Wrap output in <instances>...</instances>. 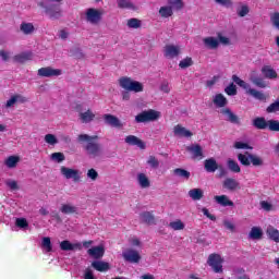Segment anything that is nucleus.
<instances>
[{"mask_svg": "<svg viewBox=\"0 0 279 279\" xmlns=\"http://www.w3.org/2000/svg\"><path fill=\"white\" fill-rule=\"evenodd\" d=\"M78 143H86L84 145V149L87 154V156H90L92 158H99L101 154H104V149L101 148V144H99V136L97 135H88V134H80L77 136Z\"/></svg>", "mask_w": 279, "mask_h": 279, "instance_id": "nucleus-1", "label": "nucleus"}, {"mask_svg": "<svg viewBox=\"0 0 279 279\" xmlns=\"http://www.w3.org/2000/svg\"><path fill=\"white\" fill-rule=\"evenodd\" d=\"M119 85L126 92L122 93L123 101H130V93H143V83L132 80V77L122 76L119 78Z\"/></svg>", "mask_w": 279, "mask_h": 279, "instance_id": "nucleus-2", "label": "nucleus"}, {"mask_svg": "<svg viewBox=\"0 0 279 279\" xmlns=\"http://www.w3.org/2000/svg\"><path fill=\"white\" fill-rule=\"evenodd\" d=\"M232 80L234 83L240 86V88H243V90H246V95H251V97H254V99H257L258 101H266L267 96L263 92H258L255 88H252L250 83L241 80L236 74L232 75Z\"/></svg>", "mask_w": 279, "mask_h": 279, "instance_id": "nucleus-3", "label": "nucleus"}, {"mask_svg": "<svg viewBox=\"0 0 279 279\" xmlns=\"http://www.w3.org/2000/svg\"><path fill=\"white\" fill-rule=\"evenodd\" d=\"M238 160L242 167H250L251 165L254 167H263V165H265L262 157L251 154L250 151L238 154Z\"/></svg>", "mask_w": 279, "mask_h": 279, "instance_id": "nucleus-4", "label": "nucleus"}, {"mask_svg": "<svg viewBox=\"0 0 279 279\" xmlns=\"http://www.w3.org/2000/svg\"><path fill=\"white\" fill-rule=\"evenodd\" d=\"M160 119V112L154 109L144 110L135 116L136 123H151Z\"/></svg>", "mask_w": 279, "mask_h": 279, "instance_id": "nucleus-5", "label": "nucleus"}, {"mask_svg": "<svg viewBox=\"0 0 279 279\" xmlns=\"http://www.w3.org/2000/svg\"><path fill=\"white\" fill-rule=\"evenodd\" d=\"M207 265L211 267L214 274H223V258L217 253H211L207 258Z\"/></svg>", "mask_w": 279, "mask_h": 279, "instance_id": "nucleus-6", "label": "nucleus"}, {"mask_svg": "<svg viewBox=\"0 0 279 279\" xmlns=\"http://www.w3.org/2000/svg\"><path fill=\"white\" fill-rule=\"evenodd\" d=\"M85 19L87 23H90V25H99L104 19V11L89 8L85 12Z\"/></svg>", "mask_w": 279, "mask_h": 279, "instance_id": "nucleus-7", "label": "nucleus"}, {"mask_svg": "<svg viewBox=\"0 0 279 279\" xmlns=\"http://www.w3.org/2000/svg\"><path fill=\"white\" fill-rule=\"evenodd\" d=\"M37 75L39 77H59V75H62V70L53 69L51 66L40 68Z\"/></svg>", "mask_w": 279, "mask_h": 279, "instance_id": "nucleus-8", "label": "nucleus"}, {"mask_svg": "<svg viewBox=\"0 0 279 279\" xmlns=\"http://www.w3.org/2000/svg\"><path fill=\"white\" fill-rule=\"evenodd\" d=\"M186 151L192 155L194 160H204V148L199 144H192L186 147Z\"/></svg>", "mask_w": 279, "mask_h": 279, "instance_id": "nucleus-9", "label": "nucleus"}, {"mask_svg": "<svg viewBox=\"0 0 279 279\" xmlns=\"http://www.w3.org/2000/svg\"><path fill=\"white\" fill-rule=\"evenodd\" d=\"M122 258L126 263H141V254L138 251H135L133 248H128L122 253Z\"/></svg>", "mask_w": 279, "mask_h": 279, "instance_id": "nucleus-10", "label": "nucleus"}, {"mask_svg": "<svg viewBox=\"0 0 279 279\" xmlns=\"http://www.w3.org/2000/svg\"><path fill=\"white\" fill-rule=\"evenodd\" d=\"M61 175H64L66 180H74V182H80V171L73 168H66L64 166L60 169Z\"/></svg>", "mask_w": 279, "mask_h": 279, "instance_id": "nucleus-11", "label": "nucleus"}, {"mask_svg": "<svg viewBox=\"0 0 279 279\" xmlns=\"http://www.w3.org/2000/svg\"><path fill=\"white\" fill-rule=\"evenodd\" d=\"M60 250L62 252H75L76 250L82 251V243H71L69 240H63L60 242Z\"/></svg>", "mask_w": 279, "mask_h": 279, "instance_id": "nucleus-12", "label": "nucleus"}, {"mask_svg": "<svg viewBox=\"0 0 279 279\" xmlns=\"http://www.w3.org/2000/svg\"><path fill=\"white\" fill-rule=\"evenodd\" d=\"M220 112L227 117V121H229V123H233V125H241V119L239 116L234 114L230 108H223Z\"/></svg>", "mask_w": 279, "mask_h": 279, "instance_id": "nucleus-13", "label": "nucleus"}, {"mask_svg": "<svg viewBox=\"0 0 279 279\" xmlns=\"http://www.w3.org/2000/svg\"><path fill=\"white\" fill-rule=\"evenodd\" d=\"M165 58H169L173 60V58H178L180 56V46L166 45L163 50Z\"/></svg>", "mask_w": 279, "mask_h": 279, "instance_id": "nucleus-14", "label": "nucleus"}, {"mask_svg": "<svg viewBox=\"0 0 279 279\" xmlns=\"http://www.w3.org/2000/svg\"><path fill=\"white\" fill-rule=\"evenodd\" d=\"M222 186L227 191H231V192L241 191V183H239V181H236V179H232V178H227L222 182Z\"/></svg>", "mask_w": 279, "mask_h": 279, "instance_id": "nucleus-15", "label": "nucleus"}, {"mask_svg": "<svg viewBox=\"0 0 279 279\" xmlns=\"http://www.w3.org/2000/svg\"><path fill=\"white\" fill-rule=\"evenodd\" d=\"M124 143H126V145L136 146L140 149H145L146 147L145 142H143V140L136 137L135 135L126 136L124 138Z\"/></svg>", "mask_w": 279, "mask_h": 279, "instance_id": "nucleus-16", "label": "nucleus"}, {"mask_svg": "<svg viewBox=\"0 0 279 279\" xmlns=\"http://www.w3.org/2000/svg\"><path fill=\"white\" fill-rule=\"evenodd\" d=\"M102 119H104L105 123L107 125H111V128H123L121 120H119V118H117L116 116L107 113L102 117Z\"/></svg>", "mask_w": 279, "mask_h": 279, "instance_id": "nucleus-17", "label": "nucleus"}, {"mask_svg": "<svg viewBox=\"0 0 279 279\" xmlns=\"http://www.w3.org/2000/svg\"><path fill=\"white\" fill-rule=\"evenodd\" d=\"M204 169L207 173H215L219 169V163H217L216 158H208L204 161Z\"/></svg>", "mask_w": 279, "mask_h": 279, "instance_id": "nucleus-18", "label": "nucleus"}, {"mask_svg": "<svg viewBox=\"0 0 279 279\" xmlns=\"http://www.w3.org/2000/svg\"><path fill=\"white\" fill-rule=\"evenodd\" d=\"M250 82H252L254 86H257V88H267V82H265L263 77H259L256 71L251 72Z\"/></svg>", "mask_w": 279, "mask_h": 279, "instance_id": "nucleus-19", "label": "nucleus"}, {"mask_svg": "<svg viewBox=\"0 0 279 279\" xmlns=\"http://www.w3.org/2000/svg\"><path fill=\"white\" fill-rule=\"evenodd\" d=\"M87 254L92 256V258H104V254H106V248H104V246H94L87 251Z\"/></svg>", "mask_w": 279, "mask_h": 279, "instance_id": "nucleus-20", "label": "nucleus"}, {"mask_svg": "<svg viewBox=\"0 0 279 279\" xmlns=\"http://www.w3.org/2000/svg\"><path fill=\"white\" fill-rule=\"evenodd\" d=\"M174 132V136H183L184 138H191V136H193V132H191L190 130H186V128L177 124L173 129Z\"/></svg>", "mask_w": 279, "mask_h": 279, "instance_id": "nucleus-21", "label": "nucleus"}, {"mask_svg": "<svg viewBox=\"0 0 279 279\" xmlns=\"http://www.w3.org/2000/svg\"><path fill=\"white\" fill-rule=\"evenodd\" d=\"M262 73L266 80H276L278 77V72H276L271 65H264L262 68Z\"/></svg>", "mask_w": 279, "mask_h": 279, "instance_id": "nucleus-22", "label": "nucleus"}, {"mask_svg": "<svg viewBox=\"0 0 279 279\" xmlns=\"http://www.w3.org/2000/svg\"><path fill=\"white\" fill-rule=\"evenodd\" d=\"M214 199L219 204V206H223V208L228 206H234V202H232L228 195H217L214 197Z\"/></svg>", "mask_w": 279, "mask_h": 279, "instance_id": "nucleus-23", "label": "nucleus"}, {"mask_svg": "<svg viewBox=\"0 0 279 279\" xmlns=\"http://www.w3.org/2000/svg\"><path fill=\"white\" fill-rule=\"evenodd\" d=\"M140 218L142 219L143 223H147V226H151L156 223V217L151 211H144L140 214Z\"/></svg>", "mask_w": 279, "mask_h": 279, "instance_id": "nucleus-24", "label": "nucleus"}, {"mask_svg": "<svg viewBox=\"0 0 279 279\" xmlns=\"http://www.w3.org/2000/svg\"><path fill=\"white\" fill-rule=\"evenodd\" d=\"M20 31L22 32V34H24L25 36H32V34L34 32H36V28L34 27L33 23L29 22H22L20 25Z\"/></svg>", "mask_w": 279, "mask_h": 279, "instance_id": "nucleus-25", "label": "nucleus"}, {"mask_svg": "<svg viewBox=\"0 0 279 279\" xmlns=\"http://www.w3.org/2000/svg\"><path fill=\"white\" fill-rule=\"evenodd\" d=\"M269 121H267L263 117H257L253 119V128H256V130H267Z\"/></svg>", "mask_w": 279, "mask_h": 279, "instance_id": "nucleus-26", "label": "nucleus"}, {"mask_svg": "<svg viewBox=\"0 0 279 279\" xmlns=\"http://www.w3.org/2000/svg\"><path fill=\"white\" fill-rule=\"evenodd\" d=\"M189 197H191V199H193V202H199V199L204 198V190L192 189L189 191Z\"/></svg>", "mask_w": 279, "mask_h": 279, "instance_id": "nucleus-27", "label": "nucleus"}, {"mask_svg": "<svg viewBox=\"0 0 279 279\" xmlns=\"http://www.w3.org/2000/svg\"><path fill=\"white\" fill-rule=\"evenodd\" d=\"M92 267L96 269V271H108L110 269V264L108 262H99L95 260L92 263Z\"/></svg>", "mask_w": 279, "mask_h": 279, "instance_id": "nucleus-28", "label": "nucleus"}, {"mask_svg": "<svg viewBox=\"0 0 279 279\" xmlns=\"http://www.w3.org/2000/svg\"><path fill=\"white\" fill-rule=\"evenodd\" d=\"M203 43L207 49H217L219 47V39L215 37H206Z\"/></svg>", "mask_w": 279, "mask_h": 279, "instance_id": "nucleus-29", "label": "nucleus"}, {"mask_svg": "<svg viewBox=\"0 0 279 279\" xmlns=\"http://www.w3.org/2000/svg\"><path fill=\"white\" fill-rule=\"evenodd\" d=\"M60 211L63 215H77V207L71 204H62Z\"/></svg>", "mask_w": 279, "mask_h": 279, "instance_id": "nucleus-30", "label": "nucleus"}, {"mask_svg": "<svg viewBox=\"0 0 279 279\" xmlns=\"http://www.w3.org/2000/svg\"><path fill=\"white\" fill-rule=\"evenodd\" d=\"M32 52H22L20 54H15L13 57L14 62H19L20 64H24V62H27L32 60Z\"/></svg>", "mask_w": 279, "mask_h": 279, "instance_id": "nucleus-31", "label": "nucleus"}, {"mask_svg": "<svg viewBox=\"0 0 279 279\" xmlns=\"http://www.w3.org/2000/svg\"><path fill=\"white\" fill-rule=\"evenodd\" d=\"M214 104L217 108H226L228 106V98L223 94H217L214 98Z\"/></svg>", "mask_w": 279, "mask_h": 279, "instance_id": "nucleus-32", "label": "nucleus"}, {"mask_svg": "<svg viewBox=\"0 0 279 279\" xmlns=\"http://www.w3.org/2000/svg\"><path fill=\"white\" fill-rule=\"evenodd\" d=\"M266 234L270 241H275V243H279V231L274 227H268L266 230Z\"/></svg>", "mask_w": 279, "mask_h": 279, "instance_id": "nucleus-33", "label": "nucleus"}, {"mask_svg": "<svg viewBox=\"0 0 279 279\" xmlns=\"http://www.w3.org/2000/svg\"><path fill=\"white\" fill-rule=\"evenodd\" d=\"M137 182L142 189H149L151 183L149 182V178H147V174L145 173H138L137 174Z\"/></svg>", "mask_w": 279, "mask_h": 279, "instance_id": "nucleus-34", "label": "nucleus"}, {"mask_svg": "<svg viewBox=\"0 0 279 279\" xmlns=\"http://www.w3.org/2000/svg\"><path fill=\"white\" fill-rule=\"evenodd\" d=\"M80 119L82 123H90V121L95 119V113L88 109L87 111L80 113Z\"/></svg>", "mask_w": 279, "mask_h": 279, "instance_id": "nucleus-35", "label": "nucleus"}, {"mask_svg": "<svg viewBox=\"0 0 279 279\" xmlns=\"http://www.w3.org/2000/svg\"><path fill=\"white\" fill-rule=\"evenodd\" d=\"M168 5L171 8V10L180 12V10H183L184 8V2L182 0H168Z\"/></svg>", "mask_w": 279, "mask_h": 279, "instance_id": "nucleus-36", "label": "nucleus"}, {"mask_svg": "<svg viewBox=\"0 0 279 279\" xmlns=\"http://www.w3.org/2000/svg\"><path fill=\"white\" fill-rule=\"evenodd\" d=\"M227 167L232 173H241V166H239V162L234 161V159H228Z\"/></svg>", "mask_w": 279, "mask_h": 279, "instance_id": "nucleus-37", "label": "nucleus"}, {"mask_svg": "<svg viewBox=\"0 0 279 279\" xmlns=\"http://www.w3.org/2000/svg\"><path fill=\"white\" fill-rule=\"evenodd\" d=\"M159 14L161 19H169L173 14V10L170 5H165L159 9Z\"/></svg>", "mask_w": 279, "mask_h": 279, "instance_id": "nucleus-38", "label": "nucleus"}, {"mask_svg": "<svg viewBox=\"0 0 279 279\" xmlns=\"http://www.w3.org/2000/svg\"><path fill=\"white\" fill-rule=\"evenodd\" d=\"M173 173L178 178H183V180H189L191 178V172L182 168H175Z\"/></svg>", "mask_w": 279, "mask_h": 279, "instance_id": "nucleus-39", "label": "nucleus"}, {"mask_svg": "<svg viewBox=\"0 0 279 279\" xmlns=\"http://www.w3.org/2000/svg\"><path fill=\"white\" fill-rule=\"evenodd\" d=\"M248 236H250V239H253V240L263 239V229H260L258 227H253L251 229Z\"/></svg>", "mask_w": 279, "mask_h": 279, "instance_id": "nucleus-40", "label": "nucleus"}, {"mask_svg": "<svg viewBox=\"0 0 279 279\" xmlns=\"http://www.w3.org/2000/svg\"><path fill=\"white\" fill-rule=\"evenodd\" d=\"M118 8H120L121 10H134L135 7L132 3V1L130 0H118Z\"/></svg>", "mask_w": 279, "mask_h": 279, "instance_id": "nucleus-41", "label": "nucleus"}, {"mask_svg": "<svg viewBox=\"0 0 279 279\" xmlns=\"http://www.w3.org/2000/svg\"><path fill=\"white\" fill-rule=\"evenodd\" d=\"M19 160L20 158L16 156H10L7 160H5V165L7 167H9V169H14V167H16V165H19Z\"/></svg>", "mask_w": 279, "mask_h": 279, "instance_id": "nucleus-42", "label": "nucleus"}, {"mask_svg": "<svg viewBox=\"0 0 279 279\" xmlns=\"http://www.w3.org/2000/svg\"><path fill=\"white\" fill-rule=\"evenodd\" d=\"M41 246L45 247L46 252H52L53 246L51 245V238H43Z\"/></svg>", "mask_w": 279, "mask_h": 279, "instance_id": "nucleus-43", "label": "nucleus"}, {"mask_svg": "<svg viewBox=\"0 0 279 279\" xmlns=\"http://www.w3.org/2000/svg\"><path fill=\"white\" fill-rule=\"evenodd\" d=\"M128 27L131 29H138V27H141V20L136 17L128 20Z\"/></svg>", "mask_w": 279, "mask_h": 279, "instance_id": "nucleus-44", "label": "nucleus"}, {"mask_svg": "<svg viewBox=\"0 0 279 279\" xmlns=\"http://www.w3.org/2000/svg\"><path fill=\"white\" fill-rule=\"evenodd\" d=\"M169 228H171L172 230H184V222L178 219L175 221L170 222Z\"/></svg>", "mask_w": 279, "mask_h": 279, "instance_id": "nucleus-45", "label": "nucleus"}, {"mask_svg": "<svg viewBox=\"0 0 279 279\" xmlns=\"http://www.w3.org/2000/svg\"><path fill=\"white\" fill-rule=\"evenodd\" d=\"M179 66L180 69H189V66H193V59L191 57H186L180 61Z\"/></svg>", "mask_w": 279, "mask_h": 279, "instance_id": "nucleus-46", "label": "nucleus"}, {"mask_svg": "<svg viewBox=\"0 0 279 279\" xmlns=\"http://www.w3.org/2000/svg\"><path fill=\"white\" fill-rule=\"evenodd\" d=\"M267 128L270 132H279V121L278 120H268Z\"/></svg>", "mask_w": 279, "mask_h": 279, "instance_id": "nucleus-47", "label": "nucleus"}, {"mask_svg": "<svg viewBox=\"0 0 279 279\" xmlns=\"http://www.w3.org/2000/svg\"><path fill=\"white\" fill-rule=\"evenodd\" d=\"M266 112H268V114H271L272 112H279V99L270 104L267 107Z\"/></svg>", "mask_w": 279, "mask_h": 279, "instance_id": "nucleus-48", "label": "nucleus"}, {"mask_svg": "<svg viewBox=\"0 0 279 279\" xmlns=\"http://www.w3.org/2000/svg\"><path fill=\"white\" fill-rule=\"evenodd\" d=\"M225 93L229 95V97H234L236 95V85L234 83H231L229 86L225 88Z\"/></svg>", "mask_w": 279, "mask_h": 279, "instance_id": "nucleus-49", "label": "nucleus"}, {"mask_svg": "<svg viewBox=\"0 0 279 279\" xmlns=\"http://www.w3.org/2000/svg\"><path fill=\"white\" fill-rule=\"evenodd\" d=\"M147 165H149V167H151L153 169H158V167H160V161H158L155 156H149Z\"/></svg>", "mask_w": 279, "mask_h": 279, "instance_id": "nucleus-50", "label": "nucleus"}, {"mask_svg": "<svg viewBox=\"0 0 279 279\" xmlns=\"http://www.w3.org/2000/svg\"><path fill=\"white\" fill-rule=\"evenodd\" d=\"M51 160H54V162H64V153H52Z\"/></svg>", "mask_w": 279, "mask_h": 279, "instance_id": "nucleus-51", "label": "nucleus"}, {"mask_svg": "<svg viewBox=\"0 0 279 279\" xmlns=\"http://www.w3.org/2000/svg\"><path fill=\"white\" fill-rule=\"evenodd\" d=\"M270 23H272L276 29H279V12H275L270 15Z\"/></svg>", "mask_w": 279, "mask_h": 279, "instance_id": "nucleus-52", "label": "nucleus"}, {"mask_svg": "<svg viewBox=\"0 0 279 279\" xmlns=\"http://www.w3.org/2000/svg\"><path fill=\"white\" fill-rule=\"evenodd\" d=\"M250 14V7L247 5H242L240 9H238V16L243 19V16H247Z\"/></svg>", "mask_w": 279, "mask_h": 279, "instance_id": "nucleus-53", "label": "nucleus"}, {"mask_svg": "<svg viewBox=\"0 0 279 279\" xmlns=\"http://www.w3.org/2000/svg\"><path fill=\"white\" fill-rule=\"evenodd\" d=\"M45 142L48 143V145H56L58 143V138L53 134H46Z\"/></svg>", "mask_w": 279, "mask_h": 279, "instance_id": "nucleus-54", "label": "nucleus"}, {"mask_svg": "<svg viewBox=\"0 0 279 279\" xmlns=\"http://www.w3.org/2000/svg\"><path fill=\"white\" fill-rule=\"evenodd\" d=\"M87 178H89V180H93V182H95V180H97V178H99V172H97V170H95V168H90L87 171Z\"/></svg>", "mask_w": 279, "mask_h": 279, "instance_id": "nucleus-55", "label": "nucleus"}, {"mask_svg": "<svg viewBox=\"0 0 279 279\" xmlns=\"http://www.w3.org/2000/svg\"><path fill=\"white\" fill-rule=\"evenodd\" d=\"M219 5H223V8H232L234 2L232 0H214Z\"/></svg>", "mask_w": 279, "mask_h": 279, "instance_id": "nucleus-56", "label": "nucleus"}, {"mask_svg": "<svg viewBox=\"0 0 279 279\" xmlns=\"http://www.w3.org/2000/svg\"><path fill=\"white\" fill-rule=\"evenodd\" d=\"M234 148L235 149H252V146H250V144H247V143L235 142L234 143Z\"/></svg>", "mask_w": 279, "mask_h": 279, "instance_id": "nucleus-57", "label": "nucleus"}, {"mask_svg": "<svg viewBox=\"0 0 279 279\" xmlns=\"http://www.w3.org/2000/svg\"><path fill=\"white\" fill-rule=\"evenodd\" d=\"M15 225L17 226V228H27L29 226L27 219L25 218H17Z\"/></svg>", "mask_w": 279, "mask_h": 279, "instance_id": "nucleus-58", "label": "nucleus"}, {"mask_svg": "<svg viewBox=\"0 0 279 279\" xmlns=\"http://www.w3.org/2000/svg\"><path fill=\"white\" fill-rule=\"evenodd\" d=\"M202 213L205 217H207V219H210V221H217V217L213 214H210V211L208 210V208L204 207L202 209Z\"/></svg>", "mask_w": 279, "mask_h": 279, "instance_id": "nucleus-59", "label": "nucleus"}, {"mask_svg": "<svg viewBox=\"0 0 279 279\" xmlns=\"http://www.w3.org/2000/svg\"><path fill=\"white\" fill-rule=\"evenodd\" d=\"M260 207L263 208V210H266L267 213H269L272 208V205L267 201H262Z\"/></svg>", "mask_w": 279, "mask_h": 279, "instance_id": "nucleus-60", "label": "nucleus"}, {"mask_svg": "<svg viewBox=\"0 0 279 279\" xmlns=\"http://www.w3.org/2000/svg\"><path fill=\"white\" fill-rule=\"evenodd\" d=\"M218 41L221 43V45H230V38L221 35V33L218 34Z\"/></svg>", "mask_w": 279, "mask_h": 279, "instance_id": "nucleus-61", "label": "nucleus"}, {"mask_svg": "<svg viewBox=\"0 0 279 279\" xmlns=\"http://www.w3.org/2000/svg\"><path fill=\"white\" fill-rule=\"evenodd\" d=\"M223 226L227 230H230V232H234L235 230V227H234V223H232L231 221L229 220H225L223 221Z\"/></svg>", "mask_w": 279, "mask_h": 279, "instance_id": "nucleus-62", "label": "nucleus"}, {"mask_svg": "<svg viewBox=\"0 0 279 279\" xmlns=\"http://www.w3.org/2000/svg\"><path fill=\"white\" fill-rule=\"evenodd\" d=\"M238 274H240V276H238L236 279H250V275L245 274V269L238 270Z\"/></svg>", "mask_w": 279, "mask_h": 279, "instance_id": "nucleus-63", "label": "nucleus"}, {"mask_svg": "<svg viewBox=\"0 0 279 279\" xmlns=\"http://www.w3.org/2000/svg\"><path fill=\"white\" fill-rule=\"evenodd\" d=\"M84 279H95V275H93V270H90V268H86Z\"/></svg>", "mask_w": 279, "mask_h": 279, "instance_id": "nucleus-64", "label": "nucleus"}]
</instances>
